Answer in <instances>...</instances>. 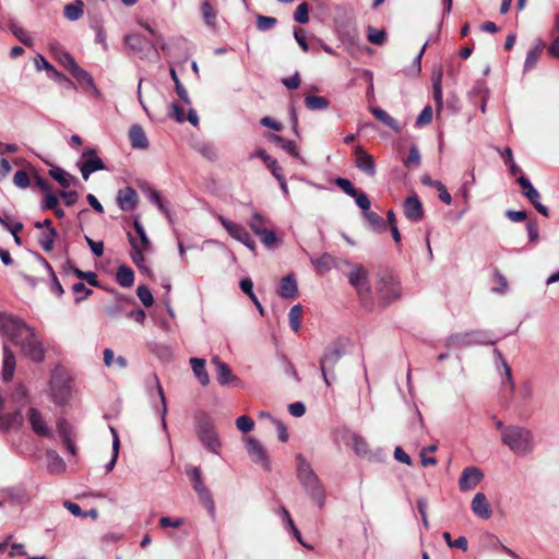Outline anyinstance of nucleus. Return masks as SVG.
I'll return each mask as SVG.
<instances>
[{"label": "nucleus", "mask_w": 559, "mask_h": 559, "mask_svg": "<svg viewBox=\"0 0 559 559\" xmlns=\"http://www.w3.org/2000/svg\"><path fill=\"white\" fill-rule=\"evenodd\" d=\"M301 305H295L290 308L288 313L289 325L294 332H298L301 328Z\"/></svg>", "instance_id": "47"}, {"label": "nucleus", "mask_w": 559, "mask_h": 559, "mask_svg": "<svg viewBox=\"0 0 559 559\" xmlns=\"http://www.w3.org/2000/svg\"><path fill=\"white\" fill-rule=\"evenodd\" d=\"M371 114L379 121H381L383 124H385L390 129H392V130H394L396 132H400L401 128H400L397 121L392 116H390L385 110H383L382 108L373 107V108H371Z\"/></svg>", "instance_id": "33"}, {"label": "nucleus", "mask_w": 559, "mask_h": 559, "mask_svg": "<svg viewBox=\"0 0 559 559\" xmlns=\"http://www.w3.org/2000/svg\"><path fill=\"white\" fill-rule=\"evenodd\" d=\"M442 537H443V539L445 540V543L448 544L449 547L457 548V549H461L463 551L467 550L468 543H467L466 537L460 536L456 539H452L451 534L449 532H444L442 534Z\"/></svg>", "instance_id": "54"}, {"label": "nucleus", "mask_w": 559, "mask_h": 559, "mask_svg": "<svg viewBox=\"0 0 559 559\" xmlns=\"http://www.w3.org/2000/svg\"><path fill=\"white\" fill-rule=\"evenodd\" d=\"M297 461V477L302 484L305 489L309 492L311 498L322 507L324 502V490L318 479V476L313 472L310 463L306 460L302 454L296 455Z\"/></svg>", "instance_id": "2"}, {"label": "nucleus", "mask_w": 559, "mask_h": 559, "mask_svg": "<svg viewBox=\"0 0 559 559\" xmlns=\"http://www.w3.org/2000/svg\"><path fill=\"white\" fill-rule=\"evenodd\" d=\"M15 356L13 352L8 347L3 346V358H2V378L4 381H10L13 378L15 371Z\"/></svg>", "instance_id": "24"}, {"label": "nucleus", "mask_w": 559, "mask_h": 559, "mask_svg": "<svg viewBox=\"0 0 559 559\" xmlns=\"http://www.w3.org/2000/svg\"><path fill=\"white\" fill-rule=\"evenodd\" d=\"M294 20L300 24H306L309 21V4L307 2L300 3L295 12Z\"/></svg>", "instance_id": "56"}, {"label": "nucleus", "mask_w": 559, "mask_h": 559, "mask_svg": "<svg viewBox=\"0 0 559 559\" xmlns=\"http://www.w3.org/2000/svg\"><path fill=\"white\" fill-rule=\"evenodd\" d=\"M484 474L478 467H466L463 469L460 479L459 487L461 491H469L480 483Z\"/></svg>", "instance_id": "15"}, {"label": "nucleus", "mask_w": 559, "mask_h": 559, "mask_svg": "<svg viewBox=\"0 0 559 559\" xmlns=\"http://www.w3.org/2000/svg\"><path fill=\"white\" fill-rule=\"evenodd\" d=\"M497 429L501 432V441L514 454L524 456L534 449V438L532 432L520 425L504 426L502 421H498Z\"/></svg>", "instance_id": "1"}, {"label": "nucleus", "mask_w": 559, "mask_h": 559, "mask_svg": "<svg viewBox=\"0 0 559 559\" xmlns=\"http://www.w3.org/2000/svg\"><path fill=\"white\" fill-rule=\"evenodd\" d=\"M255 156L260 157L265 166L271 170L274 176L276 173H280L282 167L277 164L276 159L272 158L264 150L260 148L255 152Z\"/></svg>", "instance_id": "50"}, {"label": "nucleus", "mask_w": 559, "mask_h": 559, "mask_svg": "<svg viewBox=\"0 0 559 559\" xmlns=\"http://www.w3.org/2000/svg\"><path fill=\"white\" fill-rule=\"evenodd\" d=\"M116 281L122 287H130L134 282V273L130 266L120 265L116 273Z\"/></svg>", "instance_id": "35"}, {"label": "nucleus", "mask_w": 559, "mask_h": 559, "mask_svg": "<svg viewBox=\"0 0 559 559\" xmlns=\"http://www.w3.org/2000/svg\"><path fill=\"white\" fill-rule=\"evenodd\" d=\"M277 293L282 298H295L297 294V282L292 274L282 278Z\"/></svg>", "instance_id": "26"}, {"label": "nucleus", "mask_w": 559, "mask_h": 559, "mask_svg": "<svg viewBox=\"0 0 559 559\" xmlns=\"http://www.w3.org/2000/svg\"><path fill=\"white\" fill-rule=\"evenodd\" d=\"M129 140L132 147L145 150L148 147V140L143 128L139 124H133L129 130Z\"/></svg>", "instance_id": "25"}, {"label": "nucleus", "mask_w": 559, "mask_h": 559, "mask_svg": "<svg viewBox=\"0 0 559 559\" xmlns=\"http://www.w3.org/2000/svg\"><path fill=\"white\" fill-rule=\"evenodd\" d=\"M377 294L383 306H386L401 296V286L391 274H384L377 284Z\"/></svg>", "instance_id": "7"}, {"label": "nucleus", "mask_w": 559, "mask_h": 559, "mask_svg": "<svg viewBox=\"0 0 559 559\" xmlns=\"http://www.w3.org/2000/svg\"><path fill=\"white\" fill-rule=\"evenodd\" d=\"M188 476L192 483L193 489L198 492L200 500L210 509H214V502L210 490L202 481L201 471L199 467H192L188 471Z\"/></svg>", "instance_id": "14"}, {"label": "nucleus", "mask_w": 559, "mask_h": 559, "mask_svg": "<svg viewBox=\"0 0 559 559\" xmlns=\"http://www.w3.org/2000/svg\"><path fill=\"white\" fill-rule=\"evenodd\" d=\"M404 164L408 168L418 167L420 165V153L417 146H411L408 156L405 159Z\"/></svg>", "instance_id": "60"}, {"label": "nucleus", "mask_w": 559, "mask_h": 559, "mask_svg": "<svg viewBox=\"0 0 559 559\" xmlns=\"http://www.w3.org/2000/svg\"><path fill=\"white\" fill-rule=\"evenodd\" d=\"M222 225L227 230V233L236 240L243 243L247 248H249L252 252H255L257 245L253 238L250 236V234L246 230V228L237 224L235 222H231L227 218L221 217L219 218Z\"/></svg>", "instance_id": "10"}, {"label": "nucleus", "mask_w": 559, "mask_h": 559, "mask_svg": "<svg viewBox=\"0 0 559 559\" xmlns=\"http://www.w3.org/2000/svg\"><path fill=\"white\" fill-rule=\"evenodd\" d=\"M243 441L251 461L255 464H260L265 471H270L271 461L263 444L253 437H246Z\"/></svg>", "instance_id": "9"}, {"label": "nucleus", "mask_w": 559, "mask_h": 559, "mask_svg": "<svg viewBox=\"0 0 559 559\" xmlns=\"http://www.w3.org/2000/svg\"><path fill=\"white\" fill-rule=\"evenodd\" d=\"M34 62L37 70L45 69L51 79L56 81L57 79H63V73L57 71L44 56L37 55L34 58Z\"/></svg>", "instance_id": "34"}, {"label": "nucleus", "mask_w": 559, "mask_h": 559, "mask_svg": "<svg viewBox=\"0 0 559 559\" xmlns=\"http://www.w3.org/2000/svg\"><path fill=\"white\" fill-rule=\"evenodd\" d=\"M248 226L260 238L266 248H274L278 239L273 230L267 228V221L260 213L255 212L248 221Z\"/></svg>", "instance_id": "6"}, {"label": "nucleus", "mask_w": 559, "mask_h": 559, "mask_svg": "<svg viewBox=\"0 0 559 559\" xmlns=\"http://www.w3.org/2000/svg\"><path fill=\"white\" fill-rule=\"evenodd\" d=\"M72 290L75 294V302H80L92 295L93 290L87 288L84 283L78 282L72 285Z\"/></svg>", "instance_id": "57"}, {"label": "nucleus", "mask_w": 559, "mask_h": 559, "mask_svg": "<svg viewBox=\"0 0 559 559\" xmlns=\"http://www.w3.org/2000/svg\"><path fill=\"white\" fill-rule=\"evenodd\" d=\"M84 162L80 166V170L84 180H87L91 174L106 169L104 162L97 156L96 148H87L83 152Z\"/></svg>", "instance_id": "12"}, {"label": "nucleus", "mask_w": 559, "mask_h": 559, "mask_svg": "<svg viewBox=\"0 0 559 559\" xmlns=\"http://www.w3.org/2000/svg\"><path fill=\"white\" fill-rule=\"evenodd\" d=\"M13 182L16 187L21 189H26L31 185L29 176L25 170H17L14 174Z\"/></svg>", "instance_id": "62"}, {"label": "nucleus", "mask_w": 559, "mask_h": 559, "mask_svg": "<svg viewBox=\"0 0 559 559\" xmlns=\"http://www.w3.org/2000/svg\"><path fill=\"white\" fill-rule=\"evenodd\" d=\"M32 430L39 437L52 438L53 429L48 426V421H31Z\"/></svg>", "instance_id": "53"}, {"label": "nucleus", "mask_w": 559, "mask_h": 559, "mask_svg": "<svg viewBox=\"0 0 559 559\" xmlns=\"http://www.w3.org/2000/svg\"><path fill=\"white\" fill-rule=\"evenodd\" d=\"M348 282L357 290L359 299L364 308L371 310L373 307L370 298V287L367 283V271L362 265H354L347 274Z\"/></svg>", "instance_id": "3"}, {"label": "nucleus", "mask_w": 559, "mask_h": 559, "mask_svg": "<svg viewBox=\"0 0 559 559\" xmlns=\"http://www.w3.org/2000/svg\"><path fill=\"white\" fill-rule=\"evenodd\" d=\"M49 176L58 181L63 189H68L71 185V180L73 179L70 174L57 166L49 170Z\"/></svg>", "instance_id": "41"}, {"label": "nucleus", "mask_w": 559, "mask_h": 559, "mask_svg": "<svg viewBox=\"0 0 559 559\" xmlns=\"http://www.w3.org/2000/svg\"><path fill=\"white\" fill-rule=\"evenodd\" d=\"M84 2L82 0H75L74 3L67 4L64 7V16L70 21H76L83 15Z\"/></svg>", "instance_id": "42"}, {"label": "nucleus", "mask_w": 559, "mask_h": 559, "mask_svg": "<svg viewBox=\"0 0 559 559\" xmlns=\"http://www.w3.org/2000/svg\"><path fill=\"white\" fill-rule=\"evenodd\" d=\"M128 239H129V242L132 248V251H131L132 262L136 265V267L141 272H143L147 275H151L152 274L151 270L145 265V258H144L145 250L141 249L136 239L130 233H128Z\"/></svg>", "instance_id": "22"}, {"label": "nucleus", "mask_w": 559, "mask_h": 559, "mask_svg": "<svg viewBox=\"0 0 559 559\" xmlns=\"http://www.w3.org/2000/svg\"><path fill=\"white\" fill-rule=\"evenodd\" d=\"M386 33L384 29H377L374 27L368 28V40L374 45H382L385 41Z\"/></svg>", "instance_id": "59"}, {"label": "nucleus", "mask_w": 559, "mask_h": 559, "mask_svg": "<svg viewBox=\"0 0 559 559\" xmlns=\"http://www.w3.org/2000/svg\"><path fill=\"white\" fill-rule=\"evenodd\" d=\"M50 386L55 402L60 405L64 404L71 395V381L69 379L61 381L57 376H53Z\"/></svg>", "instance_id": "17"}, {"label": "nucleus", "mask_w": 559, "mask_h": 559, "mask_svg": "<svg viewBox=\"0 0 559 559\" xmlns=\"http://www.w3.org/2000/svg\"><path fill=\"white\" fill-rule=\"evenodd\" d=\"M200 10L205 24L209 26L215 25L217 12L214 9L213 4L210 2V0H205L201 4Z\"/></svg>", "instance_id": "44"}, {"label": "nucleus", "mask_w": 559, "mask_h": 559, "mask_svg": "<svg viewBox=\"0 0 559 559\" xmlns=\"http://www.w3.org/2000/svg\"><path fill=\"white\" fill-rule=\"evenodd\" d=\"M312 263L316 265L318 273L323 274L329 272L332 266L336 265V260L331 254L324 253L317 260H312Z\"/></svg>", "instance_id": "39"}, {"label": "nucleus", "mask_w": 559, "mask_h": 559, "mask_svg": "<svg viewBox=\"0 0 559 559\" xmlns=\"http://www.w3.org/2000/svg\"><path fill=\"white\" fill-rule=\"evenodd\" d=\"M305 105L309 110H321L329 107V100L323 96L309 95L305 98Z\"/></svg>", "instance_id": "46"}, {"label": "nucleus", "mask_w": 559, "mask_h": 559, "mask_svg": "<svg viewBox=\"0 0 559 559\" xmlns=\"http://www.w3.org/2000/svg\"><path fill=\"white\" fill-rule=\"evenodd\" d=\"M117 201L122 211H131L136 206L139 197L133 188L127 187L118 191Z\"/></svg>", "instance_id": "23"}, {"label": "nucleus", "mask_w": 559, "mask_h": 559, "mask_svg": "<svg viewBox=\"0 0 559 559\" xmlns=\"http://www.w3.org/2000/svg\"><path fill=\"white\" fill-rule=\"evenodd\" d=\"M191 368L194 376L202 385H206L210 382L209 374L205 370V360L201 358L190 359Z\"/></svg>", "instance_id": "32"}, {"label": "nucleus", "mask_w": 559, "mask_h": 559, "mask_svg": "<svg viewBox=\"0 0 559 559\" xmlns=\"http://www.w3.org/2000/svg\"><path fill=\"white\" fill-rule=\"evenodd\" d=\"M198 433L201 442L213 453H218L221 442L212 421H201L198 427Z\"/></svg>", "instance_id": "13"}, {"label": "nucleus", "mask_w": 559, "mask_h": 559, "mask_svg": "<svg viewBox=\"0 0 559 559\" xmlns=\"http://www.w3.org/2000/svg\"><path fill=\"white\" fill-rule=\"evenodd\" d=\"M41 262L43 264L45 265V267L47 269L49 275L51 276V282H50V292L52 294H55L56 296L60 297L63 295L64 290H63V287L62 285L60 284L59 280L57 278L51 265L49 264V262L41 258Z\"/></svg>", "instance_id": "45"}, {"label": "nucleus", "mask_w": 559, "mask_h": 559, "mask_svg": "<svg viewBox=\"0 0 559 559\" xmlns=\"http://www.w3.org/2000/svg\"><path fill=\"white\" fill-rule=\"evenodd\" d=\"M516 182L521 187L524 197L531 202L535 210L540 215L547 217L549 215L548 209L539 202L540 193L534 188L532 182L525 176H520Z\"/></svg>", "instance_id": "11"}, {"label": "nucleus", "mask_w": 559, "mask_h": 559, "mask_svg": "<svg viewBox=\"0 0 559 559\" xmlns=\"http://www.w3.org/2000/svg\"><path fill=\"white\" fill-rule=\"evenodd\" d=\"M341 358V352L338 348L328 349L320 360V369L322 377L328 385H330L329 376L333 374L335 366Z\"/></svg>", "instance_id": "16"}, {"label": "nucleus", "mask_w": 559, "mask_h": 559, "mask_svg": "<svg viewBox=\"0 0 559 559\" xmlns=\"http://www.w3.org/2000/svg\"><path fill=\"white\" fill-rule=\"evenodd\" d=\"M12 400L17 404L16 416L23 418V411L27 406V390L23 384L15 386L12 393Z\"/></svg>", "instance_id": "30"}, {"label": "nucleus", "mask_w": 559, "mask_h": 559, "mask_svg": "<svg viewBox=\"0 0 559 559\" xmlns=\"http://www.w3.org/2000/svg\"><path fill=\"white\" fill-rule=\"evenodd\" d=\"M124 43L134 52L144 51L148 45L147 40L139 34L127 35Z\"/></svg>", "instance_id": "36"}, {"label": "nucleus", "mask_w": 559, "mask_h": 559, "mask_svg": "<svg viewBox=\"0 0 559 559\" xmlns=\"http://www.w3.org/2000/svg\"><path fill=\"white\" fill-rule=\"evenodd\" d=\"M47 469L50 474H60L66 469V463L63 459L55 451L47 450Z\"/></svg>", "instance_id": "28"}, {"label": "nucleus", "mask_w": 559, "mask_h": 559, "mask_svg": "<svg viewBox=\"0 0 559 559\" xmlns=\"http://www.w3.org/2000/svg\"><path fill=\"white\" fill-rule=\"evenodd\" d=\"M0 333L16 344L21 342L22 336L29 334V325L19 318L0 312Z\"/></svg>", "instance_id": "4"}, {"label": "nucleus", "mask_w": 559, "mask_h": 559, "mask_svg": "<svg viewBox=\"0 0 559 559\" xmlns=\"http://www.w3.org/2000/svg\"><path fill=\"white\" fill-rule=\"evenodd\" d=\"M170 78L175 83V90L178 95V97L187 105L191 103L190 97L188 95L187 90L183 87L182 83L180 82L176 71L174 69H170Z\"/></svg>", "instance_id": "51"}, {"label": "nucleus", "mask_w": 559, "mask_h": 559, "mask_svg": "<svg viewBox=\"0 0 559 559\" xmlns=\"http://www.w3.org/2000/svg\"><path fill=\"white\" fill-rule=\"evenodd\" d=\"M69 269L73 272V274L81 281H85L87 284H90L91 286H94V287H99L100 284H99V281L97 278V274L93 271H87V272H84L78 267H74L73 265H71L69 262Z\"/></svg>", "instance_id": "38"}, {"label": "nucleus", "mask_w": 559, "mask_h": 559, "mask_svg": "<svg viewBox=\"0 0 559 559\" xmlns=\"http://www.w3.org/2000/svg\"><path fill=\"white\" fill-rule=\"evenodd\" d=\"M57 237L56 228H49L44 231L39 237V245L46 252H50L53 249V242Z\"/></svg>", "instance_id": "49"}, {"label": "nucleus", "mask_w": 559, "mask_h": 559, "mask_svg": "<svg viewBox=\"0 0 559 559\" xmlns=\"http://www.w3.org/2000/svg\"><path fill=\"white\" fill-rule=\"evenodd\" d=\"M555 29L557 32V35L554 37L551 44L548 47V52L559 59V16L556 17V24Z\"/></svg>", "instance_id": "64"}, {"label": "nucleus", "mask_w": 559, "mask_h": 559, "mask_svg": "<svg viewBox=\"0 0 559 559\" xmlns=\"http://www.w3.org/2000/svg\"><path fill=\"white\" fill-rule=\"evenodd\" d=\"M241 290L252 300L259 312L263 316L264 310L257 296L253 293V283L250 278H242L240 281Z\"/></svg>", "instance_id": "40"}, {"label": "nucleus", "mask_w": 559, "mask_h": 559, "mask_svg": "<svg viewBox=\"0 0 559 559\" xmlns=\"http://www.w3.org/2000/svg\"><path fill=\"white\" fill-rule=\"evenodd\" d=\"M57 59L69 72L78 64L74 58L67 51H59Z\"/></svg>", "instance_id": "61"}, {"label": "nucleus", "mask_w": 559, "mask_h": 559, "mask_svg": "<svg viewBox=\"0 0 559 559\" xmlns=\"http://www.w3.org/2000/svg\"><path fill=\"white\" fill-rule=\"evenodd\" d=\"M110 431L112 435V452L114 453H112V457H111L110 462H108L106 464L107 472H110L114 468L117 457H118L119 447H120V441H119L117 430L115 428L110 427Z\"/></svg>", "instance_id": "55"}, {"label": "nucleus", "mask_w": 559, "mask_h": 559, "mask_svg": "<svg viewBox=\"0 0 559 559\" xmlns=\"http://www.w3.org/2000/svg\"><path fill=\"white\" fill-rule=\"evenodd\" d=\"M335 185L342 189L346 194L348 195H355L357 194V189L353 186V183L346 179V178H336L335 179Z\"/></svg>", "instance_id": "63"}, {"label": "nucleus", "mask_w": 559, "mask_h": 559, "mask_svg": "<svg viewBox=\"0 0 559 559\" xmlns=\"http://www.w3.org/2000/svg\"><path fill=\"white\" fill-rule=\"evenodd\" d=\"M270 141L283 148L290 156L304 162L294 141L286 140L277 134H271Z\"/></svg>", "instance_id": "29"}, {"label": "nucleus", "mask_w": 559, "mask_h": 559, "mask_svg": "<svg viewBox=\"0 0 559 559\" xmlns=\"http://www.w3.org/2000/svg\"><path fill=\"white\" fill-rule=\"evenodd\" d=\"M496 341L491 340L486 331H472L467 333H456L447 340V347H461L474 344L486 345L495 344Z\"/></svg>", "instance_id": "5"}, {"label": "nucleus", "mask_w": 559, "mask_h": 559, "mask_svg": "<svg viewBox=\"0 0 559 559\" xmlns=\"http://www.w3.org/2000/svg\"><path fill=\"white\" fill-rule=\"evenodd\" d=\"M545 48V41L540 38H537L534 43V46L527 51L524 69L528 70L536 66Z\"/></svg>", "instance_id": "27"}, {"label": "nucleus", "mask_w": 559, "mask_h": 559, "mask_svg": "<svg viewBox=\"0 0 559 559\" xmlns=\"http://www.w3.org/2000/svg\"><path fill=\"white\" fill-rule=\"evenodd\" d=\"M56 430L71 455H76V448L72 440L73 428L69 421H56Z\"/></svg>", "instance_id": "21"}, {"label": "nucleus", "mask_w": 559, "mask_h": 559, "mask_svg": "<svg viewBox=\"0 0 559 559\" xmlns=\"http://www.w3.org/2000/svg\"><path fill=\"white\" fill-rule=\"evenodd\" d=\"M472 511L480 519L488 520L492 515L490 503L485 493L477 492L472 500Z\"/></svg>", "instance_id": "20"}, {"label": "nucleus", "mask_w": 559, "mask_h": 559, "mask_svg": "<svg viewBox=\"0 0 559 559\" xmlns=\"http://www.w3.org/2000/svg\"><path fill=\"white\" fill-rule=\"evenodd\" d=\"M71 75L85 88L94 87V80L90 73L76 64L71 71Z\"/></svg>", "instance_id": "37"}, {"label": "nucleus", "mask_w": 559, "mask_h": 559, "mask_svg": "<svg viewBox=\"0 0 559 559\" xmlns=\"http://www.w3.org/2000/svg\"><path fill=\"white\" fill-rule=\"evenodd\" d=\"M356 155V167L359 168L367 176H374L376 174V165L373 162V157L364 151L360 146L355 148Z\"/></svg>", "instance_id": "19"}, {"label": "nucleus", "mask_w": 559, "mask_h": 559, "mask_svg": "<svg viewBox=\"0 0 559 559\" xmlns=\"http://www.w3.org/2000/svg\"><path fill=\"white\" fill-rule=\"evenodd\" d=\"M133 228L136 235L140 238V242H138L143 250H151L152 243L145 233L143 225L140 223L139 218L135 217L133 221Z\"/></svg>", "instance_id": "48"}, {"label": "nucleus", "mask_w": 559, "mask_h": 559, "mask_svg": "<svg viewBox=\"0 0 559 559\" xmlns=\"http://www.w3.org/2000/svg\"><path fill=\"white\" fill-rule=\"evenodd\" d=\"M10 31L12 32V34L22 43L24 44L25 46L27 47H31L33 45V39L32 37L29 36V34L27 33L26 29H24L23 27L12 23L10 25Z\"/></svg>", "instance_id": "52"}, {"label": "nucleus", "mask_w": 559, "mask_h": 559, "mask_svg": "<svg viewBox=\"0 0 559 559\" xmlns=\"http://www.w3.org/2000/svg\"><path fill=\"white\" fill-rule=\"evenodd\" d=\"M213 364H215L216 366V371H217V381L225 385V384H228L230 383L233 380H235L236 378L233 376L231 373V370L230 368L228 367L227 364L219 360L218 357H215L213 359Z\"/></svg>", "instance_id": "31"}, {"label": "nucleus", "mask_w": 559, "mask_h": 559, "mask_svg": "<svg viewBox=\"0 0 559 559\" xmlns=\"http://www.w3.org/2000/svg\"><path fill=\"white\" fill-rule=\"evenodd\" d=\"M15 345L21 346L23 354L35 362H40L45 358L43 343L31 326L29 334L22 336L21 342H16Z\"/></svg>", "instance_id": "8"}, {"label": "nucleus", "mask_w": 559, "mask_h": 559, "mask_svg": "<svg viewBox=\"0 0 559 559\" xmlns=\"http://www.w3.org/2000/svg\"><path fill=\"white\" fill-rule=\"evenodd\" d=\"M136 295L145 307H151L154 304L153 295L145 285H140L136 288Z\"/></svg>", "instance_id": "58"}, {"label": "nucleus", "mask_w": 559, "mask_h": 559, "mask_svg": "<svg viewBox=\"0 0 559 559\" xmlns=\"http://www.w3.org/2000/svg\"><path fill=\"white\" fill-rule=\"evenodd\" d=\"M403 209L405 217L412 222H419L424 217L423 204L417 195L406 198Z\"/></svg>", "instance_id": "18"}, {"label": "nucleus", "mask_w": 559, "mask_h": 559, "mask_svg": "<svg viewBox=\"0 0 559 559\" xmlns=\"http://www.w3.org/2000/svg\"><path fill=\"white\" fill-rule=\"evenodd\" d=\"M432 87H433V99L436 102V110L439 114L443 108L442 74L441 73H439L436 78H433Z\"/></svg>", "instance_id": "43"}]
</instances>
